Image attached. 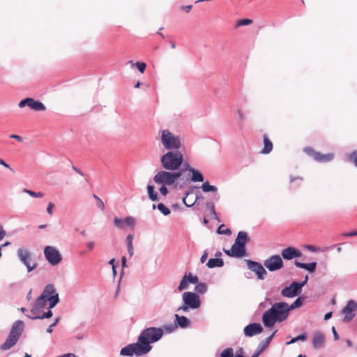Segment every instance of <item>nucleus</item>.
I'll use <instances>...</instances> for the list:
<instances>
[{
  "label": "nucleus",
  "mask_w": 357,
  "mask_h": 357,
  "mask_svg": "<svg viewBox=\"0 0 357 357\" xmlns=\"http://www.w3.org/2000/svg\"><path fill=\"white\" fill-rule=\"evenodd\" d=\"M224 265V261L222 258H211L206 263V266L209 268L215 267H222Z\"/></svg>",
  "instance_id": "28"
},
{
  "label": "nucleus",
  "mask_w": 357,
  "mask_h": 357,
  "mask_svg": "<svg viewBox=\"0 0 357 357\" xmlns=\"http://www.w3.org/2000/svg\"><path fill=\"white\" fill-rule=\"evenodd\" d=\"M95 246V243L93 241H90L86 243V247L89 250L91 251L93 250Z\"/></svg>",
  "instance_id": "55"
},
{
  "label": "nucleus",
  "mask_w": 357,
  "mask_h": 357,
  "mask_svg": "<svg viewBox=\"0 0 357 357\" xmlns=\"http://www.w3.org/2000/svg\"><path fill=\"white\" fill-rule=\"evenodd\" d=\"M349 159L352 160L354 165L357 167V151H353L351 155H349Z\"/></svg>",
  "instance_id": "44"
},
{
  "label": "nucleus",
  "mask_w": 357,
  "mask_h": 357,
  "mask_svg": "<svg viewBox=\"0 0 357 357\" xmlns=\"http://www.w3.org/2000/svg\"><path fill=\"white\" fill-rule=\"evenodd\" d=\"M18 340L15 335L9 333L5 342L1 345L0 349L3 351L8 350L17 342Z\"/></svg>",
  "instance_id": "24"
},
{
  "label": "nucleus",
  "mask_w": 357,
  "mask_h": 357,
  "mask_svg": "<svg viewBox=\"0 0 357 357\" xmlns=\"http://www.w3.org/2000/svg\"><path fill=\"white\" fill-rule=\"evenodd\" d=\"M160 140L162 146L168 151L178 150L181 147L180 137L174 135L168 129L161 130L160 132Z\"/></svg>",
  "instance_id": "5"
},
{
  "label": "nucleus",
  "mask_w": 357,
  "mask_h": 357,
  "mask_svg": "<svg viewBox=\"0 0 357 357\" xmlns=\"http://www.w3.org/2000/svg\"><path fill=\"white\" fill-rule=\"evenodd\" d=\"M304 151L307 155H312L314 160L320 162H329L334 158L333 153L321 154L319 152L314 151L310 147H306L304 149Z\"/></svg>",
  "instance_id": "14"
},
{
  "label": "nucleus",
  "mask_w": 357,
  "mask_h": 357,
  "mask_svg": "<svg viewBox=\"0 0 357 357\" xmlns=\"http://www.w3.org/2000/svg\"><path fill=\"white\" fill-rule=\"evenodd\" d=\"M128 254H129L130 257H132L133 256V255H134L133 245L132 246H128Z\"/></svg>",
  "instance_id": "60"
},
{
  "label": "nucleus",
  "mask_w": 357,
  "mask_h": 357,
  "mask_svg": "<svg viewBox=\"0 0 357 357\" xmlns=\"http://www.w3.org/2000/svg\"><path fill=\"white\" fill-rule=\"evenodd\" d=\"M54 207V204L52 202H50L47 206V213L49 215H52L53 214V208Z\"/></svg>",
  "instance_id": "46"
},
{
  "label": "nucleus",
  "mask_w": 357,
  "mask_h": 357,
  "mask_svg": "<svg viewBox=\"0 0 357 357\" xmlns=\"http://www.w3.org/2000/svg\"><path fill=\"white\" fill-rule=\"evenodd\" d=\"M246 263L248 269L255 272L259 280H264L266 278L267 271L261 263L251 260H246Z\"/></svg>",
  "instance_id": "13"
},
{
  "label": "nucleus",
  "mask_w": 357,
  "mask_h": 357,
  "mask_svg": "<svg viewBox=\"0 0 357 357\" xmlns=\"http://www.w3.org/2000/svg\"><path fill=\"white\" fill-rule=\"evenodd\" d=\"M356 311L357 302L354 300L348 301L342 310V313L344 314L343 321L344 323L350 322L356 316Z\"/></svg>",
  "instance_id": "10"
},
{
  "label": "nucleus",
  "mask_w": 357,
  "mask_h": 357,
  "mask_svg": "<svg viewBox=\"0 0 357 357\" xmlns=\"http://www.w3.org/2000/svg\"><path fill=\"white\" fill-rule=\"evenodd\" d=\"M225 252L230 257H236V258H241L245 255L246 251H245V247L241 245H238L236 243H234L231 248L228 250H225Z\"/></svg>",
  "instance_id": "16"
},
{
  "label": "nucleus",
  "mask_w": 357,
  "mask_h": 357,
  "mask_svg": "<svg viewBox=\"0 0 357 357\" xmlns=\"http://www.w3.org/2000/svg\"><path fill=\"white\" fill-rule=\"evenodd\" d=\"M281 255L283 257V259L287 260H291L294 258L301 257L302 253L299 250L294 247H288L282 250Z\"/></svg>",
  "instance_id": "17"
},
{
  "label": "nucleus",
  "mask_w": 357,
  "mask_h": 357,
  "mask_svg": "<svg viewBox=\"0 0 357 357\" xmlns=\"http://www.w3.org/2000/svg\"><path fill=\"white\" fill-rule=\"evenodd\" d=\"M303 304V300L301 298H297L291 305L288 304L289 311L301 307Z\"/></svg>",
  "instance_id": "34"
},
{
  "label": "nucleus",
  "mask_w": 357,
  "mask_h": 357,
  "mask_svg": "<svg viewBox=\"0 0 357 357\" xmlns=\"http://www.w3.org/2000/svg\"><path fill=\"white\" fill-rule=\"evenodd\" d=\"M175 324L176 326L185 328L189 326L190 321L186 317L175 314Z\"/></svg>",
  "instance_id": "26"
},
{
  "label": "nucleus",
  "mask_w": 357,
  "mask_h": 357,
  "mask_svg": "<svg viewBox=\"0 0 357 357\" xmlns=\"http://www.w3.org/2000/svg\"><path fill=\"white\" fill-rule=\"evenodd\" d=\"M289 314L288 303L285 302L275 303L270 309L263 314L262 322L266 327L271 328L275 323L286 320Z\"/></svg>",
  "instance_id": "3"
},
{
  "label": "nucleus",
  "mask_w": 357,
  "mask_h": 357,
  "mask_svg": "<svg viewBox=\"0 0 357 357\" xmlns=\"http://www.w3.org/2000/svg\"><path fill=\"white\" fill-rule=\"evenodd\" d=\"M308 276L305 277V280L301 282H293L289 286L284 287L281 294L287 298H293L300 294L302 287L307 283Z\"/></svg>",
  "instance_id": "8"
},
{
  "label": "nucleus",
  "mask_w": 357,
  "mask_h": 357,
  "mask_svg": "<svg viewBox=\"0 0 357 357\" xmlns=\"http://www.w3.org/2000/svg\"><path fill=\"white\" fill-rule=\"evenodd\" d=\"M187 280L188 283L191 284H197L199 281L198 277L197 275H193L192 273L187 275Z\"/></svg>",
  "instance_id": "41"
},
{
  "label": "nucleus",
  "mask_w": 357,
  "mask_h": 357,
  "mask_svg": "<svg viewBox=\"0 0 357 357\" xmlns=\"http://www.w3.org/2000/svg\"><path fill=\"white\" fill-rule=\"evenodd\" d=\"M195 290L199 294H204L207 291V286L205 283H197Z\"/></svg>",
  "instance_id": "37"
},
{
  "label": "nucleus",
  "mask_w": 357,
  "mask_h": 357,
  "mask_svg": "<svg viewBox=\"0 0 357 357\" xmlns=\"http://www.w3.org/2000/svg\"><path fill=\"white\" fill-rule=\"evenodd\" d=\"M307 339V336L305 334H301V335H299L298 336L296 337V341H298V340H305Z\"/></svg>",
  "instance_id": "58"
},
{
  "label": "nucleus",
  "mask_w": 357,
  "mask_h": 357,
  "mask_svg": "<svg viewBox=\"0 0 357 357\" xmlns=\"http://www.w3.org/2000/svg\"><path fill=\"white\" fill-rule=\"evenodd\" d=\"M162 167L169 171L179 170L183 167V155L178 150L169 151L161 156Z\"/></svg>",
  "instance_id": "4"
},
{
  "label": "nucleus",
  "mask_w": 357,
  "mask_h": 357,
  "mask_svg": "<svg viewBox=\"0 0 357 357\" xmlns=\"http://www.w3.org/2000/svg\"><path fill=\"white\" fill-rule=\"evenodd\" d=\"M220 357H234V350L231 347L224 349L220 354Z\"/></svg>",
  "instance_id": "38"
},
{
  "label": "nucleus",
  "mask_w": 357,
  "mask_h": 357,
  "mask_svg": "<svg viewBox=\"0 0 357 357\" xmlns=\"http://www.w3.org/2000/svg\"><path fill=\"white\" fill-rule=\"evenodd\" d=\"M132 240H133V235L132 234H128L126 237V243L127 247L128 246H132Z\"/></svg>",
  "instance_id": "48"
},
{
  "label": "nucleus",
  "mask_w": 357,
  "mask_h": 357,
  "mask_svg": "<svg viewBox=\"0 0 357 357\" xmlns=\"http://www.w3.org/2000/svg\"><path fill=\"white\" fill-rule=\"evenodd\" d=\"M24 322L20 320L15 321L12 326L10 334L15 335L17 339H20L24 331Z\"/></svg>",
  "instance_id": "21"
},
{
  "label": "nucleus",
  "mask_w": 357,
  "mask_h": 357,
  "mask_svg": "<svg viewBox=\"0 0 357 357\" xmlns=\"http://www.w3.org/2000/svg\"><path fill=\"white\" fill-rule=\"evenodd\" d=\"M57 357H77V356L74 354L68 353V354H65L59 356Z\"/></svg>",
  "instance_id": "63"
},
{
  "label": "nucleus",
  "mask_w": 357,
  "mask_h": 357,
  "mask_svg": "<svg viewBox=\"0 0 357 357\" xmlns=\"http://www.w3.org/2000/svg\"><path fill=\"white\" fill-rule=\"evenodd\" d=\"M189 195V192H187L186 195H185V197L183 198V204L187 206V207H190L194 205L195 202H190V203H188L186 202V197L188 196Z\"/></svg>",
  "instance_id": "52"
},
{
  "label": "nucleus",
  "mask_w": 357,
  "mask_h": 357,
  "mask_svg": "<svg viewBox=\"0 0 357 357\" xmlns=\"http://www.w3.org/2000/svg\"><path fill=\"white\" fill-rule=\"evenodd\" d=\"M160 185H161V187L160 188L159 190L163 196H166L168 193V190L166 187L167 185H163V184H160Z\"/></svg>",
  "instance_id": "47"
},
{
  "label": "nucleus",
  "mask_w": 357,
  "mask_h": 357,
  "mask_svg": "<svg viewBox=\"0 0 357 357\" xmlns=\"http://www.w3.org/2000/svg\"><path fill=\"white\" fill-rule=\"evenodd\" d=\"M0 165H3L6 168L9 169H10V171L14 172V170L10 167V165L8 163H6L3 159H1V158H0Z\"/></svg>",
  "instance_id": "54"
},
{
  "label": "nucleus",
  "mask_w": 357,
  "mask_h": 357,
  "mask_svg": "<svg viewBox=\"0 0 357 357\" xmlns=\"http://www.w3.org/2000/svg\"><path fill=\"white\" fill-rule=\"evenodd\" d=\"M294 264L296 267L300 268H303L307 270L310 273H313L315 271L317 267V262H311V263H301L298 261H294Z\"/></svg>",
  "instance_id": "25"
},
{
  "label": "nucleus",
  "mask_w": 357,
  "mask_h": 357,
  "mask_svg": "<svg viewBox=\"0 0 357 357\" xmlns=\"http://www.w3.org/2000/svg\"><path fill=\"white\" fill-rule=\"evenodd\" d=\"M188 281L187 280V274H185L183 278L181 279L180 284L178 287V290L179 291H182L184 289H188Z\"/></svg>",
  "instance_id": "33"
},
{
  "label": "nucleus",
  "mask_w": 357,
  "mask_h": 357,
  "mask_svg": "<svg viewBox=\"0 0 357 357\" xmlns=\"http://www.w3.org/2000/svg\"><path fill=\"white\" fill-rule=\"evenodd\" d=\"M163 334L164 331L162 328H147L141 333L136 343L128 344L122 348L120 354L126 356H132L133 355L139 356L146 354L152 348L150 343H153L160 340Z\"/></svg>",
  "instance_id": "1"
},
{
  "label": "nucleus",
  "mask_w": 357,
  "mask_h": 357,
  "mask_svg": "<svg viewBox=\"0 0 357 357\" xmlns=\"http://www.w3.org/2000/svg\"><path fill=\"white\" fill-rule=\"evenodd\" d=\"M224 225H220L218 229V232L220 234L230 235L231 231L229 229H223Z\"/></svg>",
  "instance_id": "43"
},
{
  "label": "nucleus",
  "mask_w": 357,
  "mask_h": 357,
  "mask_svg": "<svg viewBox=\"0 0 357 357\" xmlns=\"http://www.w3.org/2000/svg\"><path fill=\"white\" fill-rule=\"evenodd\" d=\"M202 189L205 192H216L218 190V188L215 186L210 185V183L208 181L202 184Z\"/></svg>",
  "instance_id": "32"
},
{
  "label": "nucleus",
  "mask_w": 357,
  "mask_h": 357,
  "mask_svg": "<svg viewBox=\"0 0 357 357\" xmlns=\"http://www.w3.org/2000/svg\"><path fill=\"white\" fill-rule=\"evenodd\" d=\"M342 236L344 237H353L357 236V231H353L351 232L343 233Z\"/></svg>",
  "instance_id": "51"
},
{
  "label": "nucleus",
  "mask_w": 357,
  "mask_h": 357,
  "mask_svg": "<svg viewBox=\"0 0 357 357\" xmlns=\"http://www.w3.org/2000/svg\"><path fill=\"white\" fill-rule=\"evenodd\" d=\"M249 241L250 238L248 236V234L245 231H241L238 233L237 238H236L234 243L245 247V244L248 243Z\"/></svg>",
  "instance_id": "27"
},
{
  "label": "nucleus",
  "mask_w": 357,
  "mask_h": 357,
  "mask_svg": "<svg viewBox=\"0 0 357 357\" xmlns=\"http://www.w3.org/2000/svg\"><path fill=\"white\" fill-rule=\"evenodd\" d=\"M307 249L311 252H317L319 250V248L314 245H308Z\"/></svg>",
  "instance_id": "61"
},
{
  "label": "nucleus",
  "mask_w": 357,
  "mask_h": 357,
  "mask_svg": "<svg viewBox=\"0 0 357 357\" xmlns=\"http://www.w3.org/2000/svg\"><path fill=\"white\" fill-rule=\"evenodd\" d=\"M133 66H136L138 70L143 73L146 69V64L144 62H136L135 63H132V61H130Z\"/></svg>",
  "instance_id": "40"
},
{
  "label": "nucleus",
  "mask_w": 357,
  "mask_h": 357,
  "mask_svg": "<svg viewBox=\"0 0 357 357\" xmlns=\"http://www.w3.org/2000/svg\"><path fill=\"white\" fill-rule=\"evenodd\" d=\"M264 265L269 271L273 272L281 269L284 266V263L280 255H275L267 258Z\"/></svg>",
  "instance_id": "11"
},
{
  "label": "nucleus",
  "mask_w": 357,
  "mask_h": 357,
  "mask_svg": "<svg viewBox=\"0 0 357 357\" xmlns=\"http://www.w3.org/2000/svg\"><path fill=\"white\" fill-rule=\"evenodd\" d=\"M208 255V251L206 250H204L203 255H202V257L200 258L201 263L203 264L206 261Z\"/></svg>",
  "instance_id": "50"
},
{
  "label": "nucleus",
  "mask_w": 357,
  "mask_h": 357,
  "mask_svg": "<svg viewBox=\"0 0 357 357\" xmlns=\"http://www.w3.org/2000/svg\"><path fill=\"white\" fill-rule=\"evenodd\" d=\"M252 22V20L250 19L240 20L238 21V26H245L250 24Z\"/></svg>",
  "instance_id": "45"
},
{
  "label": "nucleus",
  "mask_w": 357,
  "mask_h": 357,
  "mask_svg": "<svg viewBox=\"0 0 357 357\" xmlns=\"http://www.w3.org/2000/svg\"><path fill=\"white\" fill-rule=\"evenodd\" d=\"M10 138L15 139L19 142H22L23 141V139L22 137L17 135L12 134L9 136Z\"/></svg>",
  "instance_id": "53"
},
{
  "label": "nucleus",
  "mask_w": 357,
  "mask_h": 357,
  "mask_svg": "<svg viewBox=\"0 0 357 357\" xmlns=\"http://www.w3.org/2000/svg\"><path fill=\"white\" fill-rule=\"evenodd\" d=\"M157 208L164 215H168L171 213V211L169 208H167L164 204L160 203L157 206Z\"/></svg>",
  "instance_id": "35"
},
{
  "label": "nucleus",
  "mask_w": 357,
  "mask_h": 357,
  "mask_svg": "<svg viewBox=\"0 0 357 357\" xmlns=\"http://www.w3.org/2000/svg\"><path fill=\"white\" fill-rule=\"evenodd\" d=\"M183 305L180 306L177 311L188 312L190 309H198L201 306V301L197 293L185 291L182 295Z\"/></svg>",
  "instance_id": "6"
},
{
  "label": "nucleus",
  "mask_w": 357,
  "mask_h": 357,
  "mask_svg": "<svg viewBox=\"0 0 357 357\" xmlns=\"http://www.w3.org/2000/svg\"><path fill=\"white\" fill-rule=\"evenodd\" d=\"M23 192L26 193V194H28V195H29L30 196H31L33 197L41 198V197H44V193H43L41 192H36L34 191H32V190H27V189H24Z\"/></svg>",
  "instance_id": "39"
},
{
  "label": "nucleus",
  "mask_w": 357,
  "mask_h": 357,
  "mask_svg": "<svg viewBox=\"0 0 357 357\" xmlns=\"http://www.w3.org/2000/svg\"><path fill=\"white\" fill-rule=\"evenodd\" d=\"M17 256L20 260L25 265L31 261L30 252L23 248L17 250Z\"/></svg>",
  "instance_id": "23"
},
{
  "label": "nucleus",
  "mask_w": 357,
  "mask_h": 357,
  "mask_svg": "<svg viewBox=\"0 0 357 357\" xmlns=\"http://www.w3.org/2000/svg\"><path fill=\"white\" fill-rule=\"evenodd\" d=\"M114 224L119 229H123L126 226L133 227L135 224V220L132 217H126L123 219L115 218Z\"/></svg>",
  "instance_id": "18"
},
{
  "label": "nucleus",
  "mask_w": 357,
  "mask_h": 357,
  "mask_svg": "<svg viewBox=\"0 0 357 357\" xmlns=\"http://www.w3.org/2000/svg\"><path fill=\"white\" fill-rule=\"evenodd\" d=\"M44 255L46 260L52 266L57 265L62 260L59 251L50 245H47L44 248Z\"/></svg>",
  "instance_id": "9"
},
{
  "label": "nucleus",
  "mask_w": 357,
  "mask_h": 357,
  "mask_svg": "<svg viewBox=\"0 0 357 357\" xmlns=\"http://www.w3.org/2000/svg\"><path fill=\"white\" fill-rule=\"evenodd\" d=\"M207 208L210 211L211 216L212 219L218 220V215L215 213V206L212 203H207L206 204Z\"/></svg>",
  "instance_id": "36"
},
{
  "label": "nucleus",
  "mask_w": 357,
  "mask_h": 357,
  "mask_svg": "<svg viewBox=\"0 0 357 357\" xmlns=\"http://www.w3.org/2000/svg\"><path fill=\"white\" fill-rule=\"evenodd\" d=\"M181 177V168L177 172L159 171L153 177V181L157 184L172 185Z\"/></svg>",
  "instance_id": "7"
},
{
  "label": "nucleus",
  "mask_w": 357,
  "mask_h": 357,
  "mask_svg": "<svg viewBox=\"0 0 357 357\" xmlns=\"http://www.w3.org/2000/svg\"><path fill=\"white\" fill-rule=\"evenodd\" d=\"M276 332L277 331H275L271 335L261 341L257 347V349L252 355L251 357H258L261 354V353L269 345Z\"/></svg>",
  "instance_id": "20"
},
{
  "label": "nucleus",
  "mask_w": 357,
  "mask_h": 357,
  "mask_svg": "<svg viewBox=\"0 0 357 357\" xmlns=\"http://www.w3.org/2000/svg\"><path fill=\"white\" fill-rule=\"evenodd\" d=\"M47 302L49 304L48 309L53 308L59 302V294L52 284H48L45 287L40 296L37 298L33 304L30 316L42 312L43 310L46 307Z\"/></svg>",
  "instance_id": "2"
},
{
  "label": "nucleus",
  "mask_w": 357,
  "mask_h": 357,
  "mask_svg": "<svg viewBox=\"0 0 357 357\" xmlns=\"http://www.w3.org/2000/svg\"><path fill=\"white\" fill-rule=\"evenodd\" d=\"M263 328L259 323H252L244 328V334L245 336L252 337L262 332Z\"/></svg>",
  "instance_id": "19"
},
{
  "label": "nucleus",
  "mask_w": 357,
  "mask_h": 357,
  "mask_svg": "<svg viewBox=\"0 0 357 357\" xmlns=\"http://www.w3.org/2000/svg\"><path fill=\"white\" fill-rule=\"evenodd\" d=\"M325 342V337L324 334L319 331H317L314 333L312 337V345L314 349L321 348Z\"/></svg>",
  "instance_id": "22"
},
{
  "label": "nucleus",
  "mask_w": 357,
  "mask_h": 357,
  "mask_svg": "<svg viewBox=\"0 0 357 357\" xmlns=\"http://www.w3.org/2000/svg\"><path fill=\"white\" fill-rule=\"evenodd\" d=\"M264 149L261 151V153H269L273 149V144L266 135H264Z\"/></svg>",
  "instance_id": "29"
},
{
  "label": "nucleus",
  "mask_w": 357,
  "mask_h": 357,
  "mask_svg": "<svg viewBox=\"0 0 357 357\" xmlns=\"http://www.w3.org/2000/svg\"><path fill=\"white\" fill-rule=\"evenodd\" d=\"M97 206L102 211L104 210V208H105V204H104L103 202L100 199H98V203H97Z\"/></svg>",
  "instance_id": "57"
},
{
  "label": "nucleus",
  "mask_w": 357,
  "mask_h": 357,
  "mask_svg": "<svg viewBox=\"0 0 357 357\" xmlns=\"http://www.w3.org/2000/svg\"><path fill=\"white\" fill-rule=\"evenodd\" d=\"M176 324H168V325H165L163 326V328H162V329H164L167 333H172L173 331H174L176 328Z\"/></svg>",
  "instance_id": "42"
},
{
  "label": "nucleus",
  "mask_w": 357,
  "mask_h": 357,
  "mask_svg": "<svg viewBox=\"0 0 357 357\" xmlns=\"http://www.w3.org/2000/svg\"><path fill=\"white\" fill-rule=\"evenodd\" d=\"M72 168L74 171H75L77 173H78L81 176L84 175L83 172L80 169H79L77 167H76L75 166L73 165Z\"/></svg>",
  "instance_id": "64"
},
{
  "label": "nucleus",
  "mask_w": 357,
  "mask_h": 357,
  "mask_svg": "<svg viewBox=\"0 0 357 357\" xmlns=\"http://www.w3.org/2000/svg\"><path fill=\"white\" fill-rule=\"evenodd\" d=\"M147 192L149 198L151 201H157L158 200V196L156 191L154 190V187L152 185H147Z\"/></svg>",
  "instance_id": "31"
},
{
  "label": "nucleus",
  "mask_w": 357,
  "mask_h": 357,
  "mask_svg": "<svg viewBox=\"0 0 357 357\" xmlns=\"http://www.w3.org/2000/svg\"><path fill=\"white\" fill-rule=\"evenodd\" d=\"M332 331H333L335 340H337L339 339V335H338L337 333L336 332L334 326L332 328Z\"/></svg>",
  "instance_id": "62"
},
{
  "label": "nucleus",
  "mask_w": 357,
  "mask_h": 357,
  "mask_svg": "<svg viewBox=\"0 0 357 357\" xmlns=\"http://www.w3.org/2000/svg\"><path fill=\"white\" fill-rule=\"evenodd\" d=\"M6 234V231L3 229V227L0 225V241L5 237Z\"/></svg>",
  "instance_id": "56"
},
{
  "label": "nucleus",
  "mask_w": 357,
  "mask_h": 357,
  "mask_svg": "<svg viewBox=\"0 0 357 357\" xmlns=\"http://www.w3.org/2000/svg\"><path fill=\"white\" fill-rule=\"evenodd\" d=\"M18 106L20 108L27 106L36 112L45 111L46 109L45 105L42 102L36 100L32 98H26L22 100L19 102Z\"/></svg>",
  "instance_id": "12"
},
{
  "label": "nucleus",
  "mask_w": 357,
  "mask_h": 357,
  "mask_svg": "<svg viewBox=\"0 0 357 357\" xmlns=\"http://www.w3.org/2000/svg\"><path fill=\"white\" fill-rule=\"evenodd\" d=\"M52 317V312L51 309H48V311L46 312H38V314H34L33 316H28L31 319H47Z\"/></svg>",
  "instance_id": "30"
},
{
  "label": "nucleus",
  "mask_w": 357,
  "mask_h": 357,
  "mask_svg": "<svg viewBox=\"0 0 357 357\" xmlns=\"http://www.w3.org/2000/svg\"><path fill=\"white\" fill-rule=\"evenodd\" d=\"M25 266L27 268V271L29 273V272L32 271L33 269H35L36 268V264L34 263L31 266V262H30V263H28V264H25Z\"/></svg>",
  "instance_id": "49"
},
{
  "label": "nucleus",
  "mask_w": 357,
  "mask_h": 357,
  "mask_svg": "<svg viewBox=\"0 0 357 357\" xmlns=\"http://www.w3.org/2000/svg\"><path fill=\"white\" fill-rule=\"evenodd\" d=\"M186 171H189L190 172L192 173V176L190 178L191 181H192V182L204 181V176L202 174V173L199 172V171H197V169H195V168L191 167L190 165L187 162H184V164L183 165V167L181 168V176Z\"/></svg>",
  "instance_id": "15"
},
{
  "label": "nucleus",
  "mask_w": 357,
  "mask_h": 357,
  "mask_svg": "<svg viewBox=\"0 0 357 357\" xmlns=\"http://www.w3.org/2000/svg\"><path fill=\"white\" fill-rule=\"evenodd\" d=\"M237 114L241 120H244L245 119V115L241 109L237 110Z\"/></svg>",
  "instance_id": "59"
}]
</instances>
